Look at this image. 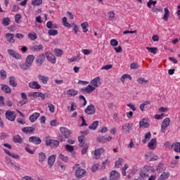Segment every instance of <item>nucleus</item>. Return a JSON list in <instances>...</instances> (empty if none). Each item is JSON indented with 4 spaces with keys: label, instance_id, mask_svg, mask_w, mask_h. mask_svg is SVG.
Segmentation results:
<instances>
[{
    "label": "nucleus",
    "instance_id": "nucleus-1",
    "mask_svg": "<svg viewBox=\"0 0 180 180\" xmlns=\"http://www.w3.org/2000/svg\"><path fill=\"white\" fill-rule=\"evenodd\" d=\"M151 172H155V169L153 166H145L141 170L139 175L143 179H147Z\"/></svg>",
    "mask_w": 180,
    "mask_h": 180
},
{
    "label": "nucleus",
    "instance_id": "nucleus-2",
    "mask_svg": "<svg viewBox=\"0 0 180 180\" xmlns=\"http://www.w3.org/2000/svg\"><path fill=\"white\" fill-rule=\"evenodd\" d=\"M73 168L75 169V175L77 179H81L86 175V170L83 169L79 165H75Z\"/></svg>",
    "mask_w": 180,
    "mask_h": 180
},
{
    "label": "nucleus",
    "instance_id": "nucleus-3",
    "mask_svg": "<svg viewBox=\"0 0 180 180\" xmlns=\"http://www.w3.org/2000/svg\"><path fill=\"white\" fill-rule=\"evenodd\" d=\"M45 144L48 147H51V148H56V147H58V146H60V141L55 139H51L49 137H46Z\"/></svg>",
    "mask_w": 180,
    "mask_h": 180
},
{
    "label": "nucleus",
    "instance_id": "nucleus-4",
    "mask_svg": "<svg viewBox=\"0 0 180 180\" xmlns=\"http://www.w3.org/2000/svg\"><path fill=\"white\" fill-rule=\"evenodd\" d=\"M95 112H96V108L94 104H90L84 110V113L86 115H95Z\"/></svg>",
    "mask_w": 180,
    "mask_h": 180
},
{
    "label": "nucleus",
    "instance_id": "nucleus-5",
    "mask_svg": "<svg viewBox=\"0 0 180 180\" xmlns=\"http://www.w3.org/2000/svg\"><path fill=\"white\" fill-rule=\"evenodd\" d=\"M46 60V56L44 53H41L36 58V63L38 67H41L43 65V63Z\"/></svg>",
    "mask_w": 180,
    "mask_h": 180
},
{
    "label": "nucleus",
    "instance_id": "nucleus-6",
    "mask_svg": "<svg viewBox=\"0 0 180 180\" xmlns=\"http://www.w3.org/2000/svg\"><path fill=\"white\" fill-rule=\"evenodd\" d=\"M171 123V120L168 117H166L162 122L161 125V132L165 133V129L168 126H169V124Z\"/></svg>",
    "mask_w": 180,
    "mask_h": 180
},
{
    "label": "nucleus",
    "instance_id": "nucleus-7",
    "mask_svg": "<svg viewBox=\"0 0 180 180\" xmlns=\"http://www.w3.org/2000/svg\"><path fill=\"white\" fill-rule=\"evenodd\" d=\"M9 56H11L15 60H22V56L19 54V53L16 52V51L13 49H8L7 50Z\"/></svg>",
    "mask_w": 180,
    "mask_h": 180
},
{
    "label": "nucleus",
    "instance_id": "nucleus-8",
    "mask_svg": "<svg viewBox=\"0 0 180 180\" xmlns=\"http://www.w3.org/2000/svg\"><path fill=\"white\" fill-rule=\"evenodd\" d=\"M60 131L65 139H69V137L71 136V130H70L68 128L62 127L60 128Z\"/></svg>",
    "mask_w": 180,
    "mask_h": 180
},
{
    "label": "nucleus",
    "instance_id": "nucleus-9",
    "mask_svg": "<svg viewBox=\"0 0 180 180\" xmlns=\"http://www.w3.org/2000/svg\"><path fill=\"white\" fill-rule=\"evenodd\" d=\"M45 56L46 57L48 61H49L52 64H56V56L53 55L51 52H46Z\"/></svg>",
    "mask_w": 180,
    "mask_h": 180
},
{
    "label": "nucleus",
    "instance_id": "nucleus-10",
    "mask_svg": "<svg viewBox=\"0 0 180 180\" xmlns=\"http://www.w3.org/2000/svg\"><path fill=\"white\" fill-rule=\"evenodd\" d=\"M6 117L10 122H15V119H16V115H15V112L7 111L6 112Z\"/></svg>",
    "mask_w": 180,
    "mask_h": 180
},
{
    "label": "nucleus",
    "instance_id": "nucleus-11",
    "mask_svg": "<svg viewBox=\"0 0 180 180\" xmlns=\"http://www.w3.org/2000/svg\"><path fill=\"white\" fill-rule=\"evenodd\" d=\"M90 84L95 88H98L101 85V77H96L94 79H93Z\"/></svg>",
    "mask_w": 180,
    "mask_h": 180
},
{
    "label": "nucleus",
    "instance_id": "nucleus-12",
    "mask_svg": "<svg viewBox=\"0 0 180 180\" xmlns=\"http://www.w3.org/2000/svg\"><path fill=\"white\" fill-rule=\"evenodd\" d=\"M36 128L34 127H25L22 128V131L25 133V134H32V133L34 132Z\"/></svg>",
    "mask_w": 180,
    "mask_h": 180
},
{
    "label": "nucleus",
    "instance_id": "nucleus-13",
    "mask_svg": "<svg viewBox=\"0 0 180 180\" xmlns=\"http://www.w3.org/2000/svg\"><path fill=\"white\" fill-rule=\"evenodd\" d=\"M29 141L37 146L41 143V139L39 137L33 136L29 138Z\"/></svg>",
    "mask_w": 180,
    "mask_h": 180
},
{
    "label": "nucleus",
    "instance_id": "nucleus-14",
    "mask_svg": "<svg viewBox=\"0 0 180 180\" xmlns=\"http://www.w3.org/2000/svg\"><path fill=\"white\" fill-rule=\"evenodd\" d=\"M97 141L98 143H108V141H112V136L105 137L104 136H98L97 137Z\"/></svg>",
    "mask_w": 180,
    "mask_h": 180
},
{
    "label": "nucleus",
    "instance_id": "nucleus-15",
    "mask_svg": "<svg viewBox=\"0 0 180 180\" xmlns=\"http://www.w3.org/2000/svg\"><path fill=\"white\" fill-rule=\"evenodd\" d=\"M120 178V174L115 170H112L110 174V180H118Z\"/></svg>",
    "mask_w": 180,
    "mask_h": 180
},
{
    "label": "nucleus",
    "instance_id": "nucleus-16",
    "mask_svg": "<svg viewBox=\"0 0 180 180\" xmlns=\"http://www.w3.org/2000/svg\"><path fill=\"white\" fill-rule=\"evenodd\" d=\"M103 153H105V149L103 148H99L96 149L94 150V155L95 157H96V160H98V158H101V155H102Z\"/></svg>",
    "mask_w": 180,
    "mask_h": 180
},
{
    "label": "nucleus",
    "instance_id": "nucleus-17",
    "mask_svg": "<svg viewBox=\"0 0 180 180\" xmlns=\"http://www.w3.org/2000/svg\"><path fill=\"white\" fill-rule=\"evenodd\" d=\"M31 96H33V98H41L42 101H44V99H46V95L39 91L33 92Z\"/></svg>",
    "mask_w": 180,
    "mask_h": 180
},
{
    "label": "nucleus",
    "instance_id": "nucleus-18",
    "mask_svg": "<svg viewBox=\"0 0 180 180\" xmlns=\"http://www.w3.org/2000/svg\"><path fill=\"white\" fill-rule=\"evenodd\" d=\"M6 39L8 43H15V35L11 33H6Z\"/></svg>",
    "mask_w": 180,
    "mask_h": 180
},
{
    "label": "nucleus",
    "instance_id": "nucleus-19",
    "mask_svg": "<svg viewBox=\"0 0 180 180\" xmlns=\"http://www.w3.org/2000/svg\"><path fill=\"white\" fill-rule=\"evenodd\" d=\"M95 89H96L91 84H89L84 89H82V91L86 92V94H92V92H94V91H95Z\"/></svg>",
    "mask_w": 180,
    "mask_h": 180
},
{
    "label": "nucleus",
    "instance_id": "nucleus-20",
    "mask_svg": "<svg viewBox=\"0 0 180 180\" xmlns=\"http://www.w3.org/2000/svg\"><path fill=\"white\" fill-rule=\"evenodd\" d=\"M131 129H133L132 123H127L122 126V130H125L127 134L130 133V130H131Z\"/></svg>",
    "mask_w": 180,
    "mask_h": 180
},
{
    "label": "nucleus",
    "instance_id": "nucleus-21",
    "mask_svg": "<svg viewBox=\"0 0 180 180\" xmlns=\"http://www.w3.org/2000/svg\"><path fill=\"white\" fill-rule=\"evenodd\" d=\"M157 146V139H152L150 142L148 143V147L150 148V150H154Z\"/></svg>",
    "mask_w": 180,
    "mask_h": 180
},
{
    "label": "nucleus",
    "instance_id": "nucleus-22",
    "mask_svg": "<svg viewBox=\"0 0 180 180\" xmlns=\"http://www.w3.org/2000/svg\"><path fill=\"white\" fill-rule=\"evenodd\" d=\"M40 117V113L39 112H34L31 116H30V122L31 123H34L37 119Z\"/></svg>",
    "mask_w": 180,
    "mask_h": 180
},
{
    "label": "nucleus",
    "instance_id": "nucleus-23",
    "mask_svg": "<svg viewBox=\"0 0 180 180\" xmlns=\"http://www.w3.org/2000/svg\"><path fill=\"white\" fill-rule=\"evenodd\" d=\"M30 88H32V89H40L41 88V86L37 82H30L29 83Z\"/></svg>",
    "mask_w": 180,
    "mask_h": 180
},
{
    "label": "nucleus",
    "instance_id": "nucleus-24",
    "mask_svg": "<svg viewBox=\"0 0 180 180\" xmlns=\"http://www.w3.org/2000/svg\"><path fill=\"white\" fill-rule=\"evenodd\" d=\"M9 84L13 86V88H16L18 86V83L16 82V78L13 76H10L9 77Z\"/></svg>",
    "mask_w": 180,
    "mask_h": 180
},
{
    "label": "nucleus",
    "instance_id": "nucleus-25",
    "mask_svg": "<svg viewBox=\"0 0 180 180\" xmlns=\"http://www.w3.org/2000/svg\"><path fill=\"white\" fill-rule=\"evenodd\" d=\"M30 49L32 50V51H40V50H43V45L40 44V45H34V46H31L30 47Z\"/></svg>",
    "mask_w": 180,
    "mask_h": 180
},
{
    "label": "nucleus",
    "instance_id": "nucleus-26",
    "mask_svg": "<svg viewBox=\"0 0 180 180\" xmlns=\"http://www.w3.org/2000/svg\"><path fill=\"white\" fill-rule=\"evenodd\" d=\"M54 162H56V155H51L48 158V165H49L50 168L54 165Z\"/></svg>",
    "mask_w": 180,
    "mask_h": 180
},
{
    "label": "nucleus",
    "instance_id": "nucleus-27",
    "mask_svg": "<svg viewBox=\"0 0 180 180\" xmlns=\"http://www.w3.org/2000/svg\"><path fill=\"white\" fill-rule=\"evenodd\" d=\"M145 157L148 160V161H157V160H158V157L153 153H150L148 155H146Z\"/></svg>",
    "mask_w": 180,
    "mask_h": 180
},
{
    "label": "nucleus",
    "instance_id": "nucleus-28",
    "mask_svg": "<svg viewBox=\"0 0 180 180\" xmlns=\"http://www.w3.org/2000/svg\"><path fill=\"white\" fill-rule=\"evenodd\" d=\"M34 58H36V57H34V55H29L28 56H27L25 62H27V64L32 66L33 65V61H34Z\"/></svg>",
    "mask_w": 180,
    "mask_h": 180
},
{
    "label": "nucleus",
    "instance_id": "nucleus-29",
    "mask_svg": "<svg viewBox=\"0 0 180 180\" xmlns=\"http://www.w3.org/2000/svg\"><path fill=\"white\" fill-rule=\"evenodd\" d=\"M79 147L85 146V136H80L78 137Z\"/></svg>",
    "mask_w": 180,
    "mask_h": 180
},
{
    "label": "nucleus",
    "instance_id": "nucleus-30",
    "mask_svg": "<svg viewBox=\"0 0 180 180\" xmlns=\"http://www.w3.org/2000/svg\"><path fill=\"white\" fill-rule=\"evenodd\" d=\"M13 141L14 143H18V144H22L23 143V139L20 135H15L13 138Z\"/></svg>",
    "mask_w": 180,
    "mask_h": 180
},
{
    "label": "nucleus",
    "instance_id": "nucleus-31",
    "mask_svg": "<svg viewBox=\"0 0 180 180\" xmlns=\"http://www.w3.org/2000/svg\"><path fill=\"white\" fill-rule=\"evenodd\" d=\"M139 126L140 127L147 128L150 126V124H148V121L147 120L143 119L141 121L139 122Z\"/></svg>",
    "mask_w": 180,
    "mask_h": 180
},
{
    "label": "nucleus",
    "instance_id": "nucleus-32",
    "mask_svg": "<svg viewBox=\"0 0 180 180\" xmlns=\"http://www.w3.org/2000/svg\"><path fill=\"white\" fill-rule=\"evenodd\" d=\"M19 67L21 68V70L26 71V70H29L30 68V67H32V65H29V63L25 62V63H20L19 65Z\"/></svg>",
    "mask_w": 180,
    "mask_h": 180
},
{
    "label": "nucleus",
    "instance_id": "nucleus-33",
    "mask_svg": "<svg viewBox=\"0 0 180 180\" xmlns=\"http://www.w3.org/2000/svg\"><path fill=\"white\" fill-rule=\"evenodd\" d=\"M1 89L6 94H11V92H12L11 87H9V86H8L6 84H1Z\"/></svg>",
    "mask_w": 180,
    "mask_h": 180
},
{
    "label": "nucleus",
    "instance_id": "nucleus-34",
    "mask_svg": "<svg viewBox=\"0 0 180 180\" xmlns=\"http://www.w3.org/2000/svg\"><path fill=\"white\" fill-rule=\"evenodd\" d=\"M39 80L42 82V84H47L49 82V77L42 76L41 75H38Z\"/></svg>",
    "mask_w": 180,
    "mask_h": 180
},
{
    "label": "nucleus",
    "instance_id": "nucleus-35",
    "mask_svg": "<svg viewBox=\"0 0 180 180\" xmlns=\"http://www.w3.org/2000/svg\"><path fill=\"white\" fill-rule=\"evenodd\" d=\"M164 11L165 14L162 19L165 20V22H168V18H169V10H168V8H165Z\"/></svg>",
    "mask_w": 180,
    "mask_h": 180
},
{
    "label": "nucleus",
    "instance_id": "nucleus-36",
    "mask_svg": "<svg viewBox=\"0 0 180 180\" xmlns=\"http://www.w3.org/2000/svg\"><path fill=\"white\" fill-rule=\"evenodd\" d=\"M67 95L69 96H75L76 95H78V91L75 89H69L67 91Z\"/></svg>",
    "mask_w": 180,
    "mask_h": 180
},
{
    "label": "nucleus",
    "instance_id": "nucleus-37",
    "mask_svg": "<svg viewBox=\"0 0 180 180\" xmlns=\"http://www.w3.org/2000/svg\"><path fill=\"white\" fill-rule=\"evenodd\" d=\"M98 126H99V121H94L89 127L90 130H96Z\"/></svg>",
    "mask_w": 180,
    "mask_h": 180
},
{
    "label": "nucleus",
    "instance_id": "nucleus-38",
    "mask_svg": "<svg viewBox=\"0 0 180 180\" xmlns=\"http://www.w3.org/2000/svg\"><path fill=\"white\" fill-rule=\"evenodd\" d=\"M146 50H148L149 53H152V54H157V51H158V48L147 46Z\"/></svg>",
    "mask_w": 180,
    "mask_h": 180
},
{
    "label": "nucleus",
    "instance_id": "nucleus-39",
    "mask_svg": "<svg viewBox=\"0 0 180 180\" xmlns=\"http://www.w3.org/2000/svg\"><path fill=\"white\" fill-rule=\"evenodd\" d=\"M62 22L63 26H65V27H68V29L71 28V24H70L68 22V21H67V18L66 17H63L62 19Z\"/></svg>",
    "mask_w": 180,
    "mask_h": 180
},
{
    "label": "nucleus",
    "instance_id": "nucleus-40",
    "mask_svg": "<svg viewBox=\"0 0 180 180\" xmlns=\"http://www.w3.org/2000/svg\"><path fill=\"white\" fill-rule=\"evenodd\" d=\"M81 26L84 33H86V32H88V27H89V25L88 24V22H84L82 23Z\"/></svg>",
    "mask_w": 180,
    "mask_h": 180
},
{
    "label": "nucleus",
    "instance_id": "nucleus-41",
    "mask_svg": "<svg viewBox=\"0 0 180 180\" xmlns=\"http://www.w3.org/2000/svg\"><path fill=\"white\" fill-rule=\"evenodd\" d=\"M21 98L22 99L24 100L21 102V105H25L27 103V95L26 94V93H24V92L21 93Z\"/></svg>",
    "mask_w": 180,
    "mask_h": 180
},
{
    "label": "nucleus",
    "instance_id": "nucleus-42",
    "mask_svg": "<svg viewBox=\"0 0 180 180\" xmlns=\"http://www.w3.org/2000/svg\"><path fill=\"white\" fill-rule=\"evenodd\" d=\"M168 178H169V174L164 172L160 175L158 180H165L168 179Z\"/></svg>",
    "mask_w": 180,
    "mask_h": 180
},
{
    "label": "nucleus",
    "instance_id": "nucleus-43",
    "mask_svg": "<svg viewBox=\"0 0 180 180\" xmlns=\"http://www.w3.org/2000/svg\"><path fill=\"white\" fill-rule=\"evenodd\" d=\"M43 4V0H32V5L34 6H40Z\"/></svg>",
    "mask_w": 180,
    "mask_h": 180
},
{
    "label": "nucleus",
    "instance_id": "nucleus-44",
    "mask_svg": "<svg viewBox=\"0 0 180 180\" xmlns=\"http://www.w3.org/2000/svg\"><path fill=\"white\" fill-rule=\"evenodd\" d=\"M46 160V154L44 153L41 152L39 153V162H43Z\"/></svg>",
    "mask_w": 180,
    "mask_h": 180
},
{
    "label": "nucleus",
    "instance_id": "nucleus-45",
    "mask_svg": "<svg viewBox=\"0 0 180 180\" xmlns=\"http://www.w3.org/2000/svg\"><path fill=\"white\" fill-rule=\"evenodd\" d=\"M49 36H57L58 34V31L56 30L51 29L48 32Z\"/></svg>",
    "mask_w": 180,
    "mask_h": 180
},
{
    "label": "nucleus",
    "instance_id": "nucleus-46",
    "mask_svg": "<svg viewBox=\"0 0 180 180\" xmlns=\"http://www.w3.org/2000/svg\"><path fill=\"white\" fill-rule=\"evenodd\" d=\"M151 139V132H148L145 134L144 139L142 140L143 143H147L148 140H150Z\"/></svg>",
    "mask_w": 180,
    "mask_h": 180
},
{
    "label": "nucleus",
    "instance_id": "nucleus-47",
    "mask_svg": "<svg viewBox=\"0 0 180 180\" xmlns=\"http://www.w3.org/2000/svg\"><path fill=\"white\" fill-rule=\"evenodd\" d=\"M54 53H55V56H56V57H61V56H63V50L61 49H54Z\"/></svg>",
    "mask_w": 180,
    "mask_h": 180
},
{
    "label": "nucleus",
    "instance_id": "nucleus-48",
    "mask_svg": "<svg viewBox=\"0 0 180 180\" xmlns=\"http://www.w3.org/2000/svg\"><path fill=\"white\" fill-rule=\"evenodd\" d=\"M28 37L30 39V40H36V39H37V34L35 32L29 33Z\"/></svg>",
    "mask_w": 180,
    "mask_h": 180
},
{
    "label": "nucleus",
    "instance_id": "nucleus-49",
    "mask_svg": "<svg viewBox=\"0 0 180 180\" xmlns=\"http://www.w3.org/2000/svg\"><path fill=\"white\" fill-rule=\"evenodd\" d=\"M11 22V19L8 17L4 18L2 20V25L4 26H9V22Z\"/></svg>",
    "mask_w": 180,
    "mask_h": 180
},
{
    "label": "nucleus",
    "instance_id": "nucleus-50",
    "mask_svg": "<svg viewBox=\"0 0 180 180\" xmlns=\"http://www.w3.org/2000/svg\"><path fill=\"white\" fill-rule=\"evenodd\" d=\"M122 162H123V158H118V160H116L115 162V168H119V167L122 165Z\"/></svg>",
    "mask_w": 180,
    "mask_h": 180
},
{
    "label": "nucleus",
    "instance_id": "nucleus-51",
    "mask_svg": "<svg viewBox=\"0 0 180 180\" xmlns=\"http://www.w3.org/2000/svg\"><path fill=\"white\" fill-rule=\"evenodd\" d=\"M136 82L143 85V84H147V82H148V80H146L144 78L140 77L137 79Z\"/></svg>",
    "mask_w": 180,
    "mask_h": 180
},
{
    "label": "nucleus",
    "instance_id": "nucleus-52",
    "mask_svg": "<svg viewBox=\"0 0 180 180\" xmlns=\"http://www.w3.org/2000/svg\"><path fill=\"white\" fill-rule=\"evenodd\" d=\"M58 157H59L60 160H62V161H64L65 162H68V156H65V155H63V153H60Z\"/></svg>",
    "mask_w": 180,
    "mask_h": 180
},
{
    "label": "nucleus",
    "instance_id": "nucleus-53",
    "mask_svg": "<svg viewBox=\"0 0 180 180\" xmlns=\"http://www.w3.org/2000/svg\"><path fill=\"white\" fill-rule=\"evenodd\" d=\"M66 151H68L69 153H72V151H74V146H71V145H65V146Z\"/></svg>",
    "mask_w": 180,
    "mask_h": 180
},
{
    "label": "nucleus",
    "instance_id": "nucleus-54",
    "mask_svg": "<svg viewBox=\"0 0 180 180\" xmlns=\"http://www.w3.org/2000/svg\"><path fill=\"white\" fill-rule=\"evenodd\" d=\"M174 150L176 153H180V143H176L174 146Z\"/></svg>",
    "mask_w": 180,
    "mask_h": 180
},
{
    "label": "nucleus",
    "instance_id": "nucleus-55",
    "mask_svg": "<svg viewBox=\"0 0 180 180\" xmlns=\"http://www.w3.org/2000/svg\"><path fill=\"white\" fill-rule=\"evenodd\" d=\"M139 63H132L131 65H130V68L131 70H137L139 69Z\"/></svg>",
    "mask_w": 180,
    "mask_h": 180
},
{
    "label": "nucleus",
    "instance_id": "nucleus-56",
    "mask_svg": "<svg viewBox=\"0 0 180 180\" xmlns=\"http://www.w3.org/2000/svg\"><path fill=\"white\" fill-rule=\"evenodd\" d=\"M60 124V122L57 121V120H53L50 122V125L53 127H55L56 126H58Z\"/></svg>",
    "mask_w": 180,
    "mask_h": 180
},
{
    "label": "nucleus",
    "instance_id": "nucleus-57",
    "mask_svg": "<svg viewBox=\"0 0 180 180\" xmlns=\"http://www.w3.org/2000/svg\"><path fill=\"white\" fill-rule=\"evenodd\" d=\"M79 99L84 101L83 106H86V103H88V101H86V98H85V96L80 95L79 96Z\"/></svg>",
    "mask_w": 180,
    "mask_h": 180
},
{
    "label": "nucleus",
    "instance_id": "nucleus-58",
    "mask_svg": "<svg viewBox=\"0 0 180 180\" xmlns=\"http://www.w3.org/2000/svg\"><path fill=\"white\" fill-rule=\"evenodd\" d=\"M0 75L3 79H6V71L1 70L0 71Z\"/></svg>",
    "mask_w": 180,
    "mask_h": 180
},
{
    "label": "nucleus",
    "instance_id": "nucleus-59",
    "mask_svg": "<svg viewBox=\"0 0 180 180\" xmlns=\"http://www.w3.org/2000/svg\"><path fill=\"white\" fill-rule=\"evenodd\" d=\"M110 44H111V46H113L114 47H116V46H118L119 42L116 39H111L110 40Z\"/></svg>",
    "mask_w": 180,
    "mask_h": 180
},
{
    "label": "nucleus",
    "instance_id": "nucleus-60",
    "mask_svg": "<svg viewBox=\"0 0 180 180\" xmlns=\"http://www.w3.org/2000/svg\"><path fill=\"white\" fill-rule=\"evenodd\" d=\"M164 116H165L164 113H162L161 115H155V119H156V120H161Z\"/></svg>",
    "mask_w": 180,
    "mask_h": 180
},
{
    "label": "nucleus",
    "instance_id": "nucleus-61",
    "mask_svg": "<svg viewBox=\"0 0 180 180\" xmlns=\"http://www.w3.org/2000/svg\"><path fill=\"white\" fill-rule=\"evenodd\" d=\"M20 19H22V15H20V14H16L15 15V23H19V20H20Z\"/></svg>",
    "mask_w": 180,
    "mask_h": 180
},
{
    "label": "nucleus",
    "instance_id": "nucleus-62",
    "mask_svg": "<svg viewBox=\"0 0 180 180\" xmlns=\"http://www.w3.org/2000/svg\"><path fill=\"white\" fill-rule=\"evenodd\" d=\"M48 108H49V112H51V113H54V110H55L54 105H53V104H49V105H48Z\"/></svg>",
    "mask_w": 180,
    "mask_h": 180
},
{
    "label": "nucleus",
    "instance_id": "nucleus-63",
    "mask_svg": "<svg viewBox=\"0 0 180 180\" xmlns=\"http://www.w3.org/2000/svg\"><path fill=\"white\" fill-rule=\"evenodd\" d=\"M83 148L82 150V154H86V152L88 151V145L86 144L84 146H82Z\"/></svg>",
    "mask_w": 180,
    "mask_h": 180
},
{
    "label": "nucleus",
    "instance_id": "nucleus-64",
    "mask_svg": "<svg viewBox=\"0 0 180 180\" xmlns=\"http://www.w3.org/2000/svg\"><path fill=\"white\" fill-rule=\"evenodd\" d=\"M164 165H162V163L159 164L157 167V171H158L159 172H162V171H164V169H162Z\"/></svg>",
    "mask_w": 180,
    "mask_h": 180
}]
</instances>
